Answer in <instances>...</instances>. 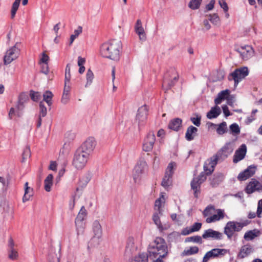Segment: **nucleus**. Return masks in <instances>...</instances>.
Listing matches in <instances>:
<instances>
[{"instance_id":"38","label":"nucleus","mask_w":262,"mask_h":262,"mask_svg":"<svg viewBox=\"0 0 262 262\" xmlns=\"http://www.w3.org/2000/svg\"><path fill=\"white\" fill-rule=\"evenodd\" d=\"M28 100V97H26L24 95L21 94L19 96L18 101L16 106L17 110L19 111L23 109L24 107V103Z\"/></svg>"},{"instance_id":"57","label":"nucleus","mask_w":262,"mask_h":262,"mask_svg":"<svg viewBox=\"0 0 262 262\" xmlns=\"http://www.w3.org/2000/svg\"><path fill=\"white\" fill-rule=\"evenodd\" d=\"M219 220H220L218 219V217L217 216L216 214H215L209 217H207L206 219V222L208 223H210L216 221H218Z\"/></svg>"},{"instance_id":"19","label":"nucleus","mask_w":262,"mask_h":262,"mask_svg":"<svg viewBox=\"0 0 262 262\" xmlns=\"http://www.w3.org/2000/svg\"><path fill=\"white\" fill-rule=\"evenodd\" d=\"M202 237L204 239L212 238L213 239L221 240L223 237V234L222 233L212 229H208L205 230L202 234Z\"/></svg>"},{"instance_id":"16","label":"nucleus","mask_w":262,"mask_h":262,"mask_svg":"<svg viewBox=\"0 0 262 262\" xmlns=\"http://www.w3.org/2000/svg\"><path fill=\"white\" fill-rule=\"evenodd\" d=\"M148 115V108L147 105H144L139 108L136 115V120L138 122L139 127L143 126L147 120Z\"/></svg>"},{"instance_id":"33","label":"nucleus","mask_w":262,"mask_h":262,"mask_svg":"<svg viewBox=\"0 0 262 262\" xmlns=\"http://www.w3.org/2000/svg\"><path fill=\"white\" fill-rule=\"evenodd\" d=\"M148 255L145 253H140L134 257L130 262H148Z\"/></svg>"},{"instance_id":"53","label":"nucleus","mask_w":262,"mask_h":262,"mask_svg":"<svg viewBox=\"0 0 262 262\" xmlns=\"http://www.w3.org/2000/svg\"><path fill=\"white\" fill-rule=\"evenodd\" d=\"M202 227V223H195L191 226V231L196 232L200 230Z\"/></svg>"},{"instance_id":"4","label":"nucleus","mask_w":262,"mask_h":262,"mask_svg":"<svg viewBox=\"0 0 262 262\" xmlns=\"http://www.w3.org/2000/svg\"><path fill=\"white\" fill-rule=\"evenodd\" d=\"M249 220H245L242 222L236 221L228 222L224 228V233L227 235V238L231 240L233 236H236V232H239L244 227L247 226L249 223Z\"/></svg>"},{"instance_id":"18","label":"nucleus","mask_w":262,"mask_h":262,"mask_svg":"<svg viewBox=\"0 0 262 262\" xmlns=\"http://www.w3.org/2000/svg\"><path fill=\"white\" fill-rule=\"evenodd\" d=\"M243 60H247L251 58L254 55V50L250 46H242L236 49Z\"/></svg>"},{"instance_id":"15","label":"nucleus","mask_w":262,"mask_h":262,"mask_svg":"<svg viewBox=\"0 0 262 262\" xmlns=\"http://www.w3.org/2000/svg\"><path fill=\"white\" fill-rule=\"evenodd\" d=\"M19 54V50L15 46L12 47L7 51L4 58V64L7 65L10 63L12 61L16 59Z\"/></svg>"},{"instance_id":"25","label":"nucleus","mask_w":262,"mask_h":262,"mask_svg":"<svg viewBox=\"0 0 262 262\" xmlns=\"http://www.w3.org/2000/svg\"><path fill=\"white\" fill-rule=\"evenodd\" d=\"M230 94V90L228 89H226L225 90L222 91L220 92L216 97V98L214 99V103L216 105H219L221 104L223 101L225 99L227 100L228 97L229 96Z\"/></svg>"},{"instance_id":"21","label":"nucleus","mask_w":262,"mask_h":262,"mask_svg":"<svg viewBox=\"0 0 262 262\" xmlns=\"http://www.w3.org/2000/svg\"><path fill=\"white\" fill-rule=\"evenodd\" d=\"M260 186V182L259 181L255 179H252L247 185L245 191L248 194L252 193L256 191L261 192Z\"/></svg>"},{"instance_id":"32","label":"nucleus","mask_w":262,"mask_h":262,"mask_svg":"<svg viewBox=\"0 0 262 262\" xmlns=\"http://www.w3.org/2000/svg\"><path fill=\"white\" fill-rule=\"evenodd\" d=\"M53 176L52 174H49L45 180V189L47 192L51 191V188L53 185Z\"/></svg>"},{"instance_id":"22","label":"nucleus","mask_w":262,"mask_h":262,"mask_svg":"<svg viewBox=\"0 0 262 262\" xmlns=\"http://www.w3.org/2000/svg\"><path fill=\"white\" fill-rule=\"evenodd\" d=\"M255 172V167L250 166L244 171L240 172L237 177L239 181H245L252 177Z\"/></svg>"},{"instance_id":"11","label":"nucleus","mask_w":262,"mask_h":262,"mask_svg":"<svg viewBox=\"0 0 262 262\" xmlns=\"http://www.w3.org/2000/svg\"><path fill=\"white\" fill-rule=\"evenodd\" d=\"M229 252L230 250L229 249L219 248L212 249L205 254L203 259V262H208L211 258L221 257Z\"/></svg>"},{"instance_id":"5","label":"nucleus","mask_w":262,"mask_h":262,"mask_svg":"<svg viewBox=\"0 0 262 262\" xmlns=\"http://www.w3.org/2000/svg\"><path fill=\"white\" fill-rule=\"evenodd\" d=\"M90 156L82 150L77 149L73 158L72 165L77 170H81L85 167Z\"/></svg>"},{"instance_id":"3","label":"nucleus","mask_w":262,"mask_h":262,"mask_svg":"<svg viewBox=\"0 0 262 262\" xmlns=\"http://www.w3.org/2000/svg\"><path fill=\"white\" fill-rule=\"evenodd\" d=\"M122 43L120 40L112 39L103 43L100 47L101 55L105 58L113 60H117L120 58Z\"/></svg>"},{"instance_id":"27","label":"nucleus","mask_w":262,"mask_h":262,"mask_svg":"<svg viewBox=\"0 0 262 262\" xmlns=\"http://www.w3.org/2000/svg\"><path fill=\"white\" fill-rule=\"evenodd\" d=\"M198 131V129L196 127L192 125L189 126L187 128L185 134L186 139L188 141L193 140L194 138V135L197 133Z\"/></svg>"},{"instance_id":"59","label":"nucleus","mask_w":262,"mask_h":262,"mask_svg":"<svg viewBox=\"0 0 262 262\" xmlns=\"http://www.w3.org/2000/svg\"><path fill=\"white\" fill-rule=\"evenodd\" d=\"M49 60V57L45 53H43L40 62L42 63H48Z\"/></svg>"},{"instance_id":"51","label":"nucleus","mask_w":262,"mask_h":262,"mask_svg":"<svg viewBox=\"0 0 262 262\" xmlns=\"http://www.w3.org/2000/svg\"><path fill=\"white\" fill-rule=\"evenodd\" d=\"M222 179V176H215V177L213 179V180L211 182V185L213 187L215 186L218 185L221 181Z\"/></svg>"},{"instance_id":"23","label":"nucleus","mask_w":262,"mask_h":262,"mask_svg":"<svg viewBox=\"0 0 262 262\" xmlns=\"http://www.w3.org/2000/svg\"><path fill=\"white\" fill-rule=\"evenodd\" d=\"M253 252V248L251 245L249 244L244 245L241 248L237 254V257L240 259H243L248 256Z\"/></svg>"},{"instance_id":"1","label":"nucleus","mask_w":262,"mask_h":262,"mask_svg":"<svg viewBox=\"0 0 262 262\" xmlns=\"http://www.w3.org/2000/svg\"><path fill=\"white\" fill-rule=\"evenodd\" d=\"M147 255L151 262H163L168 253L167 244L164 238L157 237L148 246Z\"/></svg>"},{"instance_id":"63","label":"nucleus","mask_w":262,"mask_h":262,"mask_svg":"<svg viewBox=\"0 0 262 262\" xmlns=\"http://www.w3.org/2000/svg\"><path fill=\"white\" fill-rule=\"evenodd\" d=\"M9 117L10 119H12L16 115L15 108L11 107L9 112Z\"/></svg>"},{"instance_id":"64","label":"nucleus","mask_w":262,"mask_h":262,"mask_svg":"<svg viewBox=\"0 0 262 262\" xmlns=\"http://www.w3.org/2000/svg\"><path fill=\"white\" fill-rule=\"evenodd\" d=\"M57 167V164L56 162L51 161L49 166V169L52 170H56Z\"/></svg>"},{"instance_id":"58","label":"nucleus","mask_w":262,"mask_h":262,"mask_svg":"<svg viewBox=\"0 0 262 262\" xmlns=\"http://www.w3.org/2000/svg\"><path fill=\"white\" fill-rule=\"evenodd\" d=\"M41 72L47 75L49 73L48 63H43L41 67Z\"/></svg>"},{"instance_id":"43","label":"nucleus","mask_w":262,"mask_h":262,"mask_svg":"<svg viewBox=\"0 0 262 262\" xmlns=\"http://www.w3.org/2000/svg\"><path fill=\"white\" fill-rule=\"evenodd\" d=\"M202 236L199 235H195L193 236L188 237L186 239V242H192L195 243L202 244Z\"/></svg>"},{"instance_id":"56","label":"nucleus","mask_w":262,"mask_h":262,"mask_svg":"<svg viewBox=\"0 0 262 262\" xmlns=\"http://www.w3.org/2000/svg\"><path fill=\"white\" fill-rule=\"evenodd\" d=\"M262 213V199L260 200L258 203V206L256 214L258 217H260V214Z\"/></svg>"},{"instance_id":"17","label":"nucleus","mask_w":262,"mask_h":262,"mask_svg":"<svg viewBox=\"0 0 262 262\" xmlns=\"http://www.w3.org/2000/svg\"><path fill=\"white\" fill-rule=\"evenodd\" d=\"M93 231L94 236L89 244H91L92 242L96 240L97 245H98L99 244V239L101 238L102 234V227L98 220L95 221L93 223Z\"/></svg>"},{"instance_id":"55","label":"nucleus","mask_w":262,"mask_h":262,"mask_svg":"<svg viewBox=\"0 0 262 262\" xmlns=\"http://www.w3.org/2000/svg\"><path fill=\"white\" fill-rule=\"evenodd\" d=\"M69 99H70V94H66V93L62 94V98L61 99V102L63 104H67L68 102Z\"/></svg>"},{"instance_id":"35","label":"nucleus","mask_w":262,"mask_h":262,"mask_svg":"<svg viewBox=\"0 0 262 262\" xmlns=\"http://www.w3.org/2000/svg\"><path fill=\"white\" fill-rule=\"evenodd\" d=\"M136 249V247L135 246V239L133 237H128L126 242V251L132 252Z\"/></svg>"},{"instance_id":"50","label":"nucleus","mask_w":262,"mask_h":262,"mask_svg":"<svg viewBox=\"0 0 262 262\" xmlns=\"http://www.w3.org/2000/svg\"><path fill=\"white\" fill-rule=\"evenodd\" d=\"M22 156H23V161H24L25 160L30 157L31 151H30V148L29 147H26L24 149Z\"/></svg>"},{"instance_id":"13","label":"nucleus","mask_w":262,"mask_h":262,"mask_svg":"<svg viewBox=\"0 0 262 262\" xmlns=\"http://www.w3.org/2000/svg\"><path fill=\"white\" fill-rule=\"evenodd\" d=\"M155 141L156 137L154 132H148L143 141V150L146 152L150 151L153 148Z\"/></svg>"},{"instance_id":"6","label":"nucleus","mask_w":262,"mask_h":262,"mask_svg":"<svg viewBox=\"0 0 262 262\" xmlns=\"http://www.w3.org/2000/svg\"><path fill=\"white\" fill-rule=\"evenodd\" d=\"M178 74L174 68L170 69L164 75L162 87L168 90L172 88L178 80Z\"/></svg>"},{"instance_id":"44","label":"nucleus","mask_w":262,"mask_h":262,"mask_svg":"<svg viewBox=\"0 0 262 262\" xmlns=\"http://www.w3.org/2000/svg\"><path fill=\"white\" fill-rule=\"evenodd\" d=\"M199 252V248L196 246L190 247L188 249L185 250L184 253L186 255H191L197 253Z\"/></svg>"},{"instance_id":"8","label":"nucleus","mask_w":262,"mask_h":262,"mask_svg":"<svg viewBox=\"0 0 262 262\" xmlns=\"http://www.w3.org/2000/svg\"><path fill=\"white\" fill-rule=\"evenodd\" d=\"M197 177L194 178L191 182V188L193 191L195 198H198L201 192V185L206 180L207 175H208L204 170Z\"/></svg>"},{"instance_id":"39","label":"nucleus","mask_w":262,"mask_h":262,"mask_svg":"<svg viewBox=\"0 0 262 262\" xmlns=\"http://www.w3.org/2000/svg\"><path fill=\"white\" fill-rule=\"evenodd\" d=\"M202 0H191L189 3V7L192 10L199 8Z\"/></svg>"},{"instance_id":"30","label":"nucleus","mask_w":262,"mask_h":262,"mask_svg":"<svg viewBox=\"0 0 262 262\" xmlns=\"http://www.w3.org/2000/svg\"><path fill=\"white\" fill-rule=\"evenodd\" d=\"M33 195V189L28 186V182L25 184V193L23 198L24 203L28 201Z\"/></svg>"},{"instance_id":"47","label":"nucleus","mask_w":262,"mask_h":262,"mask_svg":"<svg viewBox=\"0 0 262 262\" xmlns=\"http://www.w3.org/2000/svg\"><path fill=\"white\" fill-rule=\"evenodd\" d=\"M30 95L31 99L34 101H38L41 97L40 93L33 91H30Z\"/></svg>"},{"instance_id":"28","label":"nucleus","mask_w":262,"mask_h":262,"mask_svg":"<svg viewBox=\"0 0 262 262\" xmlns=\"http://www.w3.org/2000/svg\"><path fill=\"white\" fill-rule=\"evenodd\" d=\"M221 113V110L219 106H215L211 107V110L207 113V117L209 119L217 118Z\"/></svg>"},{"instance_id":"26","label":"nucleus","mask_w":262,"mask_h":262,"mask_svg":"<svg viewBox=\"0 0 262 262\" xmlns=\"http://www.w3.org/2000/svg\"><path fill=\"white\" fill-rule=\"evenodd\" d=\"M163 211H155L153 214L152 215V220L154 222V223L156 225L160 231H163L164 229L161 224V221H160V217L162 215Z\"/></svg>"},{"instance_id":"60","label":"nucleus","mask_w":262,"mask_h":262,"mask_svg":"<svg viewBox=\"0 0 262 262\" xmlns=\"http://www.w3.org/2000/svg\"><path fill=\"white\" fill-rule=\"evenodd\" d=\"M215 2V0H211L209 4L206 6V9L208 11H210L213 9Z\"/></svg>"},{"instance_id":"9","label":"nucleus","mask_w":262,"mask_h":262,"mask_svg":"<svg viewBox=\"0 0 262 262\" xmlns=\"http://www.w3.org/2000/svg\"><path fill=\"white\" fill-rule=\"evenodd\" d=\"M87 215V211L84 206H82L75 219V223L76 227L77 235L82 234L84 232L85 224L83 221Z\"/></svg>"},{"instance_id":"52","label":"nucleus","mask_w":262,"mask_h":262,"mask_svg":"<svg viewBox=\"0 0 262 262\" xmlns=\"http://www.w3.org/2000/svg\"><path fill=\"white\" fill-rule=\"evenodd\" d=\"M219 4L220 7L223 9L224 11H228V6L225 0H219Z\"/></svg>"},{"instance_id":"41","label":"nucleus","mask_w":262,"mask_h":262,"mask_svg":"<svg viewBox=\"0 0 262 262\" xmlns=\"http://www.w3.org/2000/svg\"><path fill=\"white\" fill-rule=\"evenodd\" d=\"M229 128L231 133L234 135H238L240 133V128L238 125L236 123H234L230 125Z\"/></svg>"},{"instance_id":"29","label":"nucleus","mask_w":262,"mask_h":262,"mask_svg":"<svg viewBox=\"0 0 262 262\" xmlns=\"http://www.w3.org/2000/svg\"><path fill=\"white\" fill-rule=\"evenodd\" d=\"M259 234V231L257 229L249 230L245 233L244 238L246 241H252L256 237L258 236Z\"/></svg>"},{"instance_id":"37","label":"nucleus","mask_w":262,"mask_h":262,"mask_svg":"<svg viewBox=\"0 0 262 262\" xmlns=\"http://www.w3.org/2000/svg\"><path fill=\"white\" fill-rule=\"evenodd\" d=\"M227 132V124L226 122H222L221 123L217 125L216 133L222 135Z\"/></svg>"},{"instance_id":"10","label":"nucleus","mask_w":262,"mask_h":262,"mask_svg":"<svg viewBox=\"0 0 262 262\" xmlns=\"http://www.w3.org/2000/svg\"><path fill=\"white\" fill-rule=\"evenodd\" d=\"M249 74V70L247 67H241L235 70L230 74L229 79H233L234 81V86H236L238 83L244 79Z\"/></svg>"},{"instance_id":"49","label":"nucleus","mask_w":262,"mask_h":262,"mask_svg":"<svg viewBox=\"0 0 262 262\" xmlns=\"http://www.w3.org/2000/svg\"><path fill=\"white\" fill-rule=\"evenodd\" d=\"M9 258L12 260L16 259L18 257L17 252L14 249H9Z\"/></svg>"},{"instance_id":"61","label":"nucleus","mask_w":262,"mask_h":262,"mask_svg":"<svg viewBox=\"0 0 262 262\" xmlns=\"http://www.w3.org/2000/svg\"><path fill=\"white\" fill-rule=\"evenodd\" d=\"M222 110L226 117H228L231 115L228 107L226 105H224L222 106Z\"/></svg>"},{"instance_id":"48","label":"nucleus","mask_w":262,"mask_h":262,"mask_svg":"<svg viewBox=\"0 0 262 262\" xmlns=\"http://www.w3.org/2000/svg\"><path fill=\"white\" fill-rule=\"evenodd\" d=\"M19 6V4L17 3L16 2H14L13 3L11 11V18H13L15 16L17 10H18V7Z\"/></svg>"},{"instance_id":"54","label":"nucleus","mask_w":262,"mask_h":262,"mask_svg":"<svg viewBox=\"0 0 262 262\" xmlns=\"http://www.w3.org/2000/svg\"><path fill=\"white\" fill-rule=\"evenodd\" d=\"M88 177H82L79 179V185L83 187L85 186L89 181Z\"/></svg>"},{"instance_id":"36","label":"nucleus","mask_w":262,"mask_h":262,"mask_svg":"<svg viewBox=\"0 0 262 262\" xmlns=\"http://www.w3.org/2000/svg\"><path fill=\"white\" fill-rule=\"evenodd\" d=\"M165 202V199L163 195H161L159 198L157 199L155 203V211H162L161 206Z\"/></svg>"},{"instance_id":"34","label":"nucleus","mask_w":262,"mask_h":262,"mask_svg":"<svg viewBox=\"0 0 262 262\" xmlns=\"http://www.w3.org/2000/svg\"><path fill=\"white\" fill-rule=\"evenodd\" d=\"M53 95L52 93L50 91H46L43 95V100L42 101H45L48 105L50 106L52 104V100Z\"/></svg>"},{"instance_id":"62","label":"nucleus","mask_w":262,"mask_h":262,"mask_svg":"<svg viewBox=\"0 0 262 262\" xmlns=\"http://www.w3.org/2000/svg\"><path fill=\"white\" fill-rule=\"evenodd\" d=\"M218 219L220 220L223 219L224 217L225 213L223 210L218 209L217 211V213L216 214Z\"/></svg>"},{"instance_id":"45","label":"nucleus","mask_w":262,"mask_h":262,"mask_svg":"<svg viewBox=\"0 0 262 262\" xmlns=\"http://www.w3.org/2000/svg\"><path fill=\"white\" fill-rule=\"evenodd\" d=\"M195 117H191L190 118V121L192 123L196 126H200L201 125V116L195 114Z\"/></svg>"},{"instance_id":"2","label":"nucleus","mask_w":262,"mask_h":262,"mask_svg":"<svg viewBox=\"0 0 262 262\" xmlns=\"http://www.w3.org/2000/svg\"><path fill=\"white\" fill-rule=\"evenodd\" d=\"M233 148L230 143L226 144L215 155L207 159L204 165V170L208 174H211L219 161L226 159L232 152Z\"/></svg>"},{"instance_id":"20","label":"nucleus","mask_w":262,"mask_h":262,"mask_svg":"<svg viewBox=\"0 0 262 262\" xmlns=\"http://www.w3.org/2000/svg\"><path fill=\"white\" fill-rule=\"evenodd\" d=\"M247 146L245 144H242L239 148L237 149L233 156V161L234 163H236L243 160L246 154Z\"/></svg>"},{"instance_id":"7","label":"nucleus","mask_w":262,"mask_h":262,"mask_svg":"<svg viewBox=\"0 0 262 262\" xmlns=\"http://www.w3.org/2000/svg\"><path fill=\"white\" fill-rule=\"evenodd\" d=\"M147 168V164L144 160L141 159L137 162L133 171V177L135 183H139Z\"/></svg>"},{"instance_id":"12","label":"nucleus","mask_w":262,"mask_h":262,"mask_svg":"<svg viewBox=\"0 0 262 262\" xmlns=\"http://www.w3.org/2000/svg\"><path fill=\"white\" fill-rule=\"evenodd\" d=\"M176 166L174 162L169 163L163 178L161 185L165 188H168L171 184V179L173 173V167Z\"/></svg>"},{"instance_id":"42","label":"nucleus","mask_w":262,"mask_h":262,"mask_svg":"<svg viewBox=\"0 0 262 262\" xmlns=\"http://www.w3.org/2000/svg\"><path fill=\"white\" fill-rule=\"evenodd\" d=\"M39 116L40 117H44L46 116L47 110L46 107L45 106L43 101H40L39 102Z\"/></svg>"},{"instance_id":"31","label":"nucleus","mask_w":262,"mask_h":262,"mask_svg":"<svg viewBox=\"0 0 262 262\" xmlns=\"http://www.w3.org/2000/svg\"><path fill=\"white\" fill-rule=\"evenodd\" d=\"M182 122L181 119L176 118L169 122L168 127L171 129L178 131L182 124Z\"/></svg>"},{"instance_id":"14","label":"nucleus","mask_w":262,"mask_h":262,"mask_svg":"<svg viewBox=\"0 0 262 262\" xmlns=\"http://www.w3.org/2000/svg\"><path fill=\"white\" fill-rule=\"evenodd\" d=\"M96 146V141L94 138H88L77 149L82 150L90 156Z\"/></svg>"},{"instance_id":"46","label":"nucleus","mask_w":262,"mask_h":262,"mask_svg":"<svg viewBox=\"0 0 262 262\" xmlns=\"http://www.w3.org/2000/svg\"><path fill=\"white\" fill-rule=\"evenodd\" d=\"M209 20H210L212 24L217 25L220 22V18L217 14H213L212 15L210 14L209 16Z\"/></svg>"},{"instance_id":"40","label":"nucleus","mask_w":262,"mask_h":262,"mask_svg":"<svg viewBox=\"0 0 262 262\" xmlns=\"http://www.w3.org/2000/svg\"><path fill=\"white\" fill-rule=\"evenodd\" d=\"M86 83L85 84V87H87L92 84L93 78H94V74L91 69H89L87 71L86 74Z\"/></svg>"},{"instance_id":"24","label":"nucleus","mask_w":262,"mask_h":262,"mask_svg":"<svg viewBox=\"0 0 262 262\" xmlns=\"http://www.w3.org/2000/svg\"><path fill=\"white\" fill-rule=\"evenodd\" d=\"M135 30L136 33L139 37L140 40L141 41H145L146 39V34L144 29L142 26V22L140 19H138L136 21Z\"/></svg>"}]
</instances>
